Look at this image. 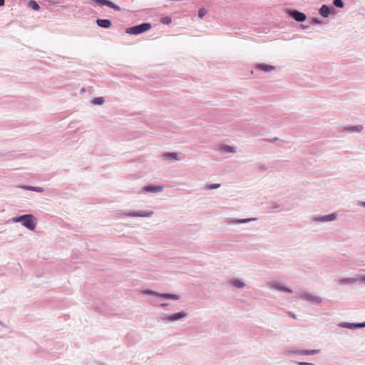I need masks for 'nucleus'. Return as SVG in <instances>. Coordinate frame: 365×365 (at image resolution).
<instances>
[{"label": "nucleus", "instance_id": "5701e85b", "mask_svg": "<svg viewBox=\"0 0 365 365\" xmlns=\"http://www.w3.org/2000/svg\"><path fill=\"white\" fill-rule=\"evenodd\" d=\"M257 220L256 217L244 218V219H235L234 221L235 224H245L252 221Z\"/></svg>", "mask_w": 365, "mask_h": 365}, {"label": "nucleus", "instance_id": "cd10ccee", "mask_svg": "<svg viewBox=\"0 0 365 365\" xmlns=\"http://www.w3.org/2000/svg\"><path fill=\"white\" fill-rule=\"evenodd\" d=\"M220 186H221V184H220V183H212V184L206 185L205 188L207 190H214V189H217V188L220 187Z\"/></svg>", "mask_w": 365, "mask_h": 365}, {"label": "nucleus", "instance_id": "0eeeda50", "mask_svg": "<svg viewBox=\"0 0 365 365\" xmlns=\"http://www.w3.org/2000/svg\"><path fill=\"white\" fill-rule=\"evenodd\" d=\"M339 327L346 328L349 329H356L365 328V322H341L338 324Z\"/></svg>", "mask_w": 365, "mask_h": 365}, {"label": "nucleus", "instance_id": "c756f323", "mask_svg": "<svg viewBox=\"0 0 365 365\" xmlns=\"http://www.w3.org/2000/svg\"><path fill=\"white\" fill-rule=\"evenodd\" d=\"M160 22L163 24L168 25L172 22V18L169 16H165L161 18Z\"/></svg>", "mask_w": 365, "mask_h": 365}, {"label": "nucleus", "instance_id": "20e7f679", "mask_svg": "<svg viewBox=\"0 0 365 365\" xmlns=\"http://www.w3.org/2000/svg\"><path fill=\"white\" fill-rule=\"evenodd\" d=\"M285 13L289 19H292L298 23H303L307 19V16L305 13L296 9L287 8L285 10Z\"/></svg>", "mask_w": 365, "mask_h": 365}, {"label": "nucleus", "instance_id": "e433bc0d", "mask_svg": "<svg viewBox=\"0 0 365 365\" xmlns=\"http://www.w3.org/2000/svg\"><path fill=\"white\" fill-rule=\"evenodd\" d=\"M277 140H278V138L276 137V138H273L272 140H269V142H274V141H276Z\"/></svg>", "mask_w": 365, "mask_h": 365}, {"label": "nucleus", "instance_id": "2eb2a0df", "mask_svg": "<svg viewBox=\"0 0 365 365\" xmlns=\"http://www.w3.org/2000/svg\"><path fill=\"white\" fill-rule=\"evenodd\" d=\"M161 157L166 160H179V155L177 152H165Z\"/></svg>", "mask_w": 365, "mask_h": 365}, {"label": "nucleus", "instance_id": "c9c22d12", "mask_svg": "<svg viewBox=\"0 0 365 365\" xmlns=\"http://www.w3.org/2000/svg\"><path fill=\"white\" fill-rule=\"evenodd\" d=\"M5 5V0H0V7Z\"/></svg>", "mask_w": 365, "mask_h": 365}, {"label": "nucleus", "instance_id": "4c0bfd02", "mask_svg": "<svg viewBox=\"0 0 365 365\" xmlns=\"http://www.w3.org/2000/svg\"><path fill=\"white\" fill-rule=\"evenodd\" d=\"M0 326L2 327H6V325L1 321H0Z\"/></svg>", "mask_w": 365, "mask_h": 365}, {"label": "nucleus", "instance_id": "f03ea898", "mask_svg": "<svg viewBox=\"0 0 365 365\" xmlns=\"http://www.w3.org/2000/svg\"><path fill=\"white\" fill-rule=\"evenodd\" d=\"M152 28L150 22H143L125 29V33L129 35L138 36L142 34Z\"/></svg>", "mask_w": 365, "mask_h": 365}, {"label": "nucleus", "instance_id": "412c9836", "mask_svg": "<svg viewBox=\"0 0 365 365\" xmlns=\"http://www.w3.org/2000/svg\"><path fill=\"white\" fill-rule=\"evenodd\" d=\"M27 6L29 8H30L31 9H32L34 11H39L41 9L39 4L35 0H29L28 1Z\"/></svg>", "mask_w": 365, "mask_h": 365}, {"label": "nucleus", "instance_id": "39448f33", "mask_svg": "<svg viewBox=\"0 0 365 365\" xmlns=\"http://www.w3.org/2000/svg\"><path fill=\"white\" fill-rule=\"evenodd\" d=\"M188 315V313L185 311H180L178 312L173 313V314H165L162 313L160 314V319L163 322H175L180 320L182 318L186 317Z\"/></svg>", "mask_w": 365, "mask_h": 365}, {"label": "nucleus", "instance_id": "6e6552de", "mask_svg": "<svg viewBox=\"0 0 365 365\" xmlns=\"http://www.w3.org/2000/svg\"><path fill=\"white\" fill-rule=\"evenodd\" d=\"M337 217L336 212H332L324 215H317L314 217V220L317 222H326L334 221Z\"/></svg>", "mask_w": 365, "mask_h": 365}, {"label": "nucleus", "instance_id": "9d476101", "mask_svg": "<svg viewBox=\"0 0 365 365\" xmlns=\"http://www.w3.org/2000/svg\"><path fill=\"white\" fill-rule=\"evenodd\" d=\"M299 298L312 302L314 304H320L322 302V299L320 297L312 295L309 293H302L299 294Z\"/></svg>", "mask_w": 365, "mask_h": 365}, {"label": "nucleus", "instance_id": "473e14b6", "mask_svg": "<svg viewBox=\"0 0 365 365\" xmlns=\"http://www.w3.org/2000/svg\"><path fill=\"white\" fill-rule=\"evenodd\" d=\"M360 284H365V274L361 275L360 277Z\"/></svg>", "mask_w": 365, "mask_h": 365}, {"label": "nucleus", "instance_id": "c85d7f7f", "mask_svg": "<svg viewBox=\"0 0 365 365\" xmlns=\"http://www.w3.org/2000/svg\"><path fill=\"white\" fill-rule=\"evenodd\" d=\"M207 13V11L205 8H204V7L200 8L198 10V12H197L198 18L200 19H203V17L206 15Z\"/></svg>", "mask_w": 365, "mask_h": 365}, {"label": "nucleus", "instance_id": "ddd939ff", "mask_svg": "<svg viewBox=\"0 0 365 365\" xmlns=\"http://www.w3.org/2000/svg\"><path fill=\"white\" fill-rule=\"evenodd\" d=\"M357 282L360 284V277H345L340 279L339 281V283L341 285H351Z\"/></svg>", "mask_w": 365, "mask_h": 365}, {"label": "nucleus", "instance_id": "423d86ee", "mask_svg": "<svg viewBox=\"0 0 365 365\" xmlns=\"http://www.w3.org/2000/svg\"><path fill=\"white\" fill-rule=\"evenodd\" d=\"M153 213V211L151 210H133L126 212L125 215L132 217H150Z\"/></svg>", "mask_w": 365, "mask_h": 365}, {"label": "nucleus", "instance_id": "393cba45", "mask_svg": "<svg viewBox=\"0 0 365 365\" xmlns=\"http://www.w3.org/2000/svg\"><path fill=\"white\" fill-rule=\"evenodd\" d=\"M323 24V21L319 17H313L309 21V25L311 26H318L322 25Z\"/></svg>", "mask_w": 365, "mask_h": 365}, {"label": "nucleus", "instance_id": "f8f14e48", "mask_svg": "<svg viewBox=\"0 0 365 365\" xmlns=\"http://www.w3.org/2000/svg\"><path fill=\"white\" fill-rule=\"evenodd\" d=\"M97 26L102 29H110L113 26V22L108 19L97 18L96 20Z\"/></svg>", "mask_w": 365, "mask_h": 365}, {"label": "nucleus", "instance_id": "58836bf2", "mask_svg": "<svg viewBox=\"0 0 365 365\" xmlns=\"http://www.w3.org/2000/svg\"><path fill=\"white\" fill-rule=\"evenodd\" d=\"M361 206L365 208V201L361 202Z\"/></svg>", "mask_w": 365, "mask_h": 365}, {"label": "nucleus", "instance_id": "f704fd0d", "mask_svg": "<svg viewBox=\"0 0 365 365\" xmlns=\"http://www.w3.org/2000/svg\"><path fill=\"white\" fill-rule=\"evenodd\" d=\"M168 305H169V304H168V303H162V304H160V306L161 307H168Z\"/></svg>", "mask_w": 365, "mask_h": 365}, {"label": "nucleus", "instance_id": "a878e982", "mask_svg": "<svg viewBox=\"0 0 365 365\" xmlns=\"http://www.w3.org/2000/svg\"><path fill=\"white\" fill-rule=\"evenodd\" d=\"M287 352L289 355H304V349H292Z\"/></svg>", "mask_w": 365, "mask_h": 365}, {"label": "nucleus", "instance_id": "f257e3e1", "mask_svg": "<svg viewBox=\"0 0 365 365\" xmlns=\"http://www.w3.org/2000/svg\"><path fill=\"white\" fill-rule=\"evenodd\" d=\"M11 222L14 223L21 222L24 227L31 231L34 230L37 225V219L32 214L15 216L11 219Z\"/></svg>", "mask_w": 365, "mask_h": 365}, {"label": "nucleus", "instance_id": "7ed1b4c3", "mask_svg": "<svg viewBox=\"0 0 365 365\" xmlns=\"http://www.w3.org/2000/svg\"><path fill=\"white\" fill-rule=\"evenodd\" d=\"M143 294L145 295H152L153 297H158L163 300H179L180 299V296L177 294L173 293H160L157 291H154L150 289H145L143 291Z\"/></svg>", "mask_w": 365, "mask_h": 365}, {"label": "nucleus", "instance_id": "f3484780", "mask_svg": "<svg viewBox=\"0 0 365 365\" xmlns=\"http://www.w3.org/2000/svg\"><path fill=\"white\" fill-rule=\"evenodd\" d=\"M18 187L24 190L34 191L37 192H43L44 191V189L41 187H36L32 185H19Z\"/></svg>", "mask_w": 365, "mask_h": 365}, {"label": "nucleus", "instance_id": "1a4fd4ad", "mask_svg": "<svg viewBox=\"0 0 365 365\" xmlns=\"http://www.w3.org/2000/svg\"><path fill=\"white\" fill-rule=\"evenodd\" d=\"M164 189L163 185L148 184L142 187L143 192L158 193L162 192Z\"/></svg>", "mask_w": 365, "mask_h": 365}, {"label": "nucleus", "instance_id": "72a5a7b5", "mask_svg": "<svg viewBox=\"0 0 365 365\" xmlns=\"http://www.w3.org/2000/svg\"><path fill=\"white\" fill-rule=\"evenodd\" d=\"M311 25L308 24V25H305V24H301L299 27L302 29H307L308 28L310 27Z\"/></svg>", "mask_w": 365, "mask_h": 365}, {"label": "nucleus", "instance_id": "b1692460", "mask_svg": "<svg viewBox=\"0 0 365 365\" xmlns=\"http://www.w3.org/2000/svg\"><path fill=\"white\" fill-rule=\"evenodd\" d=\"M345 6L344 0H333L332 6L343 9Z\"/></svg>", "mask_w": 365, "mask_h": 365}, {"label": "nucleus", "instance_id": "2f4dec72", "mask_svg": "<svg viewBox=\"0 0 365 365\" xmlns=\"http://www.w3.org/2000/svg\"><path fill=\"white\" fill-rule=\"evenodd\" d=\"M337 14V11L336 8L334 6H330V15H336Z\"/></svg>", "mask_w": 365, "mask_h": 365}, {"label": "nucleus", "instance_id": "7c9ffc66", "mask_svg": "<svg viewBox=\"0 0 365 365\" xmlns=\"http://www.w3.org/2000/svg\"><path fill=\"white\" fill-rule=\"evenodd\" d=\"M297 365H315V364L311 362H305V361H297L296 362Z\"/></svg>", "mask_w": 365, "mask_h": 365}, {"label": "nucleus", "instance_id": "aec40b11", "mask_svg": "<svg viewBox=\"0 0 365 365\" xmlns=\"http://www.w3.org/2000/svg\"><path fill=\"white\" fill-rule=\"evenodd\" d=\"M230 284L233 286V287H235L237 288H244L246 284H245L244 282H242V280L240 279H232L230 281Z\"/></svg>", "mask_w": 365, "mask_h": 365}, {"label": "nucleus", "instance_id": "a19ab883", "mask_svg": "<svg viewBox=\"0 0 365 365\" xmlns=\"http://www.w3.org/2000/svg\"><path fill=\"white\" fill-rule=\"evenodd\" d=\"M0 156H2L1 155H0Z\"/></svg>", "mask_w": 365, "mask_h": 365}, {"label": "nucleus", "instance_id": "6ab92c4d", "mask_svg": "<svg viewBox=\"0 0 365 365\" xmlns=\"http://www.w3.org/2000/svg\"><path fill=\"white\" fill-rule=\"evenodd\" d=\"M363 129V126L361 125H348L344 128V130L349 133L352 132H361Z\"/></svg>", "mask_w": 365, "mask_h": 365}, {"label": "nucleus", "instance_id": "dca6fc26", "mask_svg": "<svg viewBox=\"0 0 365 365\" xmlns=\"http://www.w3.org/2000/svg\"><path fill=\"white\" fill-rule=\"evenodd\" d=\"M255 68L257 70L262 71L264 72H269L272 70H274L276 68H275V66H272V65H269V64H267L264 63H259L255 66Z\"/></svg>", "mask_w": 365, "mask_h": 365}, {"label": "nucleus", "instance_id": "a211bd4d", "mask_svg": "<svg viewBox=\"0 0 365 365\" xmlns=\"http://www.w3.org/2000/svg\"><path fill=\"white\" fill-rule=\"evenodd\" d=\"M220 150L227 153H235L237 148L235 146L224 144L220 146Z\"/></svg>", "mask_w": 365, "mask_h": 365}, {"label": "nucleus", "instance_id": "ea45409f", "mask_svg": "<svg viewBox=\"0 0 365 365\" xmlns=\"http://www.w3.org/2000/svg\"><path fill=\"white\" fill-rule=\"evenodd\" d=\"M292 317H293L294 319H296V315L294 314H292Z\"/></svg>", "mask_w": 365, "mask_h": 365}, {"label": "nucleus", "instance_id": "4468645a", "mask_svg": "<svg viewBox=\"0 0 365 365\" xmlns=\"http://www.w3.org/2000/svg\"><path fill=\"white\" fill-rule=\"evenodd\" d=\"M318 12L322 18H328L330 16V6L327 4H322L319 9Z\"/></svg>", "mask_w": 365, "mask_h": 365}, {"label": "nucleus", "instance_id": "9b49d317", "mask_svg": "<svg viewBox=\"0 0 365 365\" xmlns=\"http://www.w3.org/2000/svg\"><path fill=\"white\" fill-rule=\"evenodd\" d=\"M272 287L279 292H283L289 294L293 293V290L290 287H287L279 282H273L272 284Z\"/></svg>", "mask_w": 365, "mask_h": 365}, {"label": "nucleus", "instance_id": "4be33fe9", "mask_svg": "<svg viewBox=\"0 0 365 365\" xmlns=\"http://www.w3.org/2000/svg\"><path fill=\"white\" fill-rule=\"evenodd\" d=\"M91 102L93 105L101 106L105 103V98L102 96L95 97L92 98Z\"/></svg>", "mask_w": 365, "mask_h": 365}, {"label": "nucleus", "instance_id": "bb28decb", "mask_svg": "<svg viewBox=\"0 0 365 365\" xmlns=\"http://www.w3.org/2000/svg\"><path fill=\"white\" fill-rule=\"evenodd\" d=\"M320 351V349H304V355H315Z\"/></svg>", "mask_w": 365, "mask_h": 365}]
</instances>
